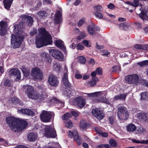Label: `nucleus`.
<instances>
[{
    "label": "nucleus",
    "instance_id": "c03bdc74",
    "mask_svg": "<svg viewBox=\"0 0 148 148\" xmlns=\"http://www.w3.org/2000/svg\"><path fill=\"white\" fill-rule=\"evenodd\" d=\"M88 30L90 34L93 35L95 32V31L92 27H91V25H88Z\"/></svg>",
    "mask_w": 148,
    "mask_h": 148
},
{
    "label": "nucleus",
    "instance_id": "5fc2aeb1",
    "mask_svg": "<svg viewBox=\"0 0 148 148\" xmlns=\"http://www.w3.org/2000/svg\"><path fill=\"white\" fill-rule=\"evenodd\" d=\"M76 132H77L75 131L72 132L70 130H69L68 132V135L71 138H72L73 137H74Z\"/></svg>",
    "mask_w": 148,
    "mask_h": 148
},
{
    "label": "nucleus",
    "instance_id": "f8f14e48",
    "mask_svg": "<svg viewBox=\"0 0 148 148\" xmlns=\"http://www.w3.org/2000/svg\"><path fill=\"white\" fill-rule=\"evenodd\" d=\"M8 24L7 21H0V36H4L7 33Z\"/></svg>",
    "mask_w": 148,
    "mask_h": 148
},
{
    "label": "nucleus",
    "instance_id": "69168bd1",
    "mask_svg": "<svg viewBox=\"0 0 148 148\" xmlns=\"http://www.w3.org/2000/svg\"><path fill=\"white\" fill-rule=\"evenodd\" d=\"M97 74V73H96V71H94L92 72L91 74V75L92 77V78H98L97 77H96Z\"/></svg>",
    "mask_w": 148,
    "mask_h": 148
},
{
    "label": "nucleus",
    "instance_id": "8fccbe9b",
    "mask_svg": "<svg viewBox=\"0 0 148 148\" xmlns=\"http://www.w3.org/2000/svg\"><path fill=\"white\" fill-rule=\"evenodd\" d=\"M77 49L78 50H83L84 49V47L81 43H78L76 45Z\"/></svg>",
    "mask_w": 148,
    "mask_h": 148
},
{
    "label": "nucleus",
    "instance_id": "a18cd8bd",
    "mask_svg": "<svg viewBox=\"0 0 148 148\" xmlns=\"http://www.w3.org/2000/svg\"><path fill=\"white\" fill-rule=\"evenodd\" d=\"M52 101L53 103H60L61 104V106H62L63 104L62 102L60 100H58L57 98H53L52 99Z\"/></svg>",
    "mask_w": 148,
    "mask_h": 148
},
{
    "label": "nucleus",
    "instance_id": "680f3d73",
    "mask_svg": "<svg viewBox=\"0 0 148 148\" xmlns=\"http://www.w3.org/2000/svg\"><path fill=\"white\" fill-rule=\"evenodd\" d=\"M100 134L102 136L105 137H107L108 136V133L106 132H101Z\"/></svg>",
    "mask_w": 148,
    "mask_h": 148
},
{
    "label": "nucleus",
    "instance_id": "9b49d317",
    "mask_svg": "<svg viewBox=\"0 0 148 148\" xmlns=\"http://www.w3.org/2000/svg\"><path fill=\"white\" fill-rule=\"evenodd\" d=\"M51 117V114L45 110H43L40 115V118L42 121L44 122H49Z\"/></svg>",
    "mask_w": 148,
    "mask_h": 148
},
{
    "label": "nucleus",
    "instance_id": "338daca9",
    "mask_svg": "<svg viewBox=\"0 0 148 148\" xmlns=\"http://www.w3.org/2000/svg\"><path fill=\"white\" fill-rule=\"evenodd\" d=\"M75 77L77 79H80L82 78V76L80 74H76L75 75Z\"/></svg>",
    "mask_w": 148,
    "mask_h": 148
},
{
    "label": "nucleus",
    "instance_id": "20e7f679",
    "mask_svg": "<svg viewBox=\"0 0 148 148\" xmlns=\"http://www.w3.org/2000/svg\"><path fill=\"white\" fill-rule=\"evenodd\" d=\"M117 112L119 118L121 120H127L129 116L128 112L124 106H120L118 108Z\"/></svg>",
    "mask_w": 148,
    "mask_h": 148
},
{
    "label": "nucleus",
    "instance_id": "7ed1b4c3",
    "mask_svg": "<svg viewBox=\"0 0 148 148\" xmlns=\"http://www.w3.org/2000/svg\"><path fill=\"white\" fill-rule=\"evenodd\" d=\"M23 90L27 95L28 97L33 99H41L42 95L35 90L34 88L30 85H25L23 86Z\"/></svg>",
    "mask_w": 148,
    "mask_h": 148
},
{
    "label": "nucleus",
    "instance_id": "473e14b6",
    "mask_svg": "<svg viewBox=\"0 0 148 148\" xmlns=\"http://www.w3.org/2000/svg\"><path fill=\"white\" fill-rule=\"evenodd\" d=\"M22 71L25 77H27L29 75V70L27 69L25 67H22Z\"/></svg>",
    "mask_w": 148,
    "mask_h": 148
},
{
    "label": "nucleus",
    "instance_id": "f03ea898",
    "mask_svg": "<svg viewBox=\"0 0 148 148\" xmlns=\"http://www.w3.org/2000/svg\"><path fill=\"white\" fill-rule=\"evenodd\" d=\"M6 121L10 129L14 132L22 131L28 125V123L26 121L18 119L12 116L7 117Z\"/></svg>",
    "mask_w": 148,
    "mask_h": 148
},
{
    "label": "nucleus",
    "instance_id": "bf43d9fd",
    "mask_svg": "<svg viewBox=\"0 0 148 148\" xmlns=\"http://www.w3.org/2000/svg\"><path fill=\"white\" fill-rule=\"evenodd\" d=\"M102 93V91H98L93 92L94 97L100 96Z\"/></svg>",
    "mask_w": 148,
    "mask_h": 148
},
{
    "label": "nucleus",
    "instance_id": "4468645a",
    "mask_svg": "<svg viewBox=\"0 0 148 148\" xmlns=\"http://www.w3.org/2000/svg\"><path fill=\"white\" fill-rule=\"evenodd\" d=\"M22 17L23 22L25 25L29 26L32 25L34 21L32 17L28 15L23 14L22 15Z\"/></svg>",
    "mask_w": 148,
    "mask_h": 148
},
{
    "label": "nucleus",
    "instance_id": "1a4fd4ad",
    "mask_svg": "<svg viewBox=\"0 0 148 148\" xmlns=\"http://www.w3.org/2000/svg\"><path fill=\"white\" fill-rule=\"evenodd\" d=\"M31 75L36 79H42V72L40 69L37 67H36L32 69Z\"/></svg>",
    "mask_w": 148,
    "mask_h": 148
},
{
    "label": "nucleus",
    "instance_id": "b1692460",
    "mask_svg": "<svg viewBox=\"0 0 148 148\" xmlns=\"http://www.w3.org/2000/svg\"><path fill=\"white\" fill-rule=\"evenodd\" d=\"M139 16L143 21L147 20L148 19V16L146 11L142 10L141 12L139 14Z\"/></svg>",
    "mask_w": 148,
    "mask_h": 148
},
{
    "label": "nucleus",
    "instance_id": "c9c22d12",
    "mask_svg": "<svg viewBox=\"0 0 148 148\" xmlns=\"http://www.w3.org/2000/svg\"><path fill=\"white\" fill-rule=\"evenodd\" d=\"M99 80L98 78H93L92 80L89 82V83L90 85L91 86H93L96 85L97 82Z\"/></svg>",
    "mask_w": 148,
    "mask_h": 148
},
{
    "label": "nucleus",
    "instance_id": "e2e57ef3",
    "mask_svg": "<svg viewBox=\"0 0 148 148\" xmlns=\"http://www.w3.org/2000/svg\"><path fill=\"white\" fill-rule=\"evenodd\" d=\"M104 48V46L102 45L99 46L98 45L97 42H96V48L98 49H103Z\"/></svg>",
    "mask_w": 148,
    "mask_h": 148
},
{
    "label": "nucleus",
    "instance_id": "58836bf2",
    "mask_svg": "<svg viewBox=\"0 0 148 148\" xmlns=\"http://www.w3.org/2000/svg\"><path fill=\"white\" fill-rule=\"evenodd\" d=\"M86 36L85 32H84L82 31L81 32L79 35L76 37V39L77 40H80L84 39Z\"/></svg>",
    "mask_w": 148,
    "mask_h": 148
},
{
    "label": "nucleus",
    "instance_id": "f257e3e1",
    "mask_svg": "<svg viewBox=\"0 0 148 148\" xmlns=\"http://www.w3.org/2000/svg\"><path fill=\"white\" fill-rule=\"evenodd\" d=\"M39 35L36 38L35 44L37 48L51 45L53 43V39L51 34L45 28H40L38 29Z\"/></svg>",
    "mask_w": 148,
    "mask_h": 148
},
{
    "label": "nucleus",
    "instance_id": "a19ab883",
    "mask_svg": "<svg viewBox=\"0 0 148 148\" xmlns=\"http://www.w3.org/2000/svg\"><path fill=\"white\" fill-rule=\"evenodd\" d=\"M65 124V126L69 129L72 128L73 125L72 122L71 120H68L66 121H64Z\"/></svg>",
    "mask_w": 148,
    "mask_h": 148
},
{
    "label": "nucleus",
    "instance_id": "ea45409f",
    "mask_svg": "<svg viewBox=\"0 0 148 148\" xmlns=\"http://www.w3.org/2000/svg\"><path fill=\"white\" fill-rule=\"evenodd\" d=\"M10 100L14 104L19 103L21 102V100L16 97H11Z\"/></svg>",
    "mask_w": 148,
    "mask_h": 148
},
{
    "label": "nucleus",
    "instance_id": "864d4df0",
    "mask_svg": "<svg viewBox=\"0 0 148 148\" xmlns=\"http://www.w3.org/2000/svg\"><path fill=\"white\" fill-rule=\"evenodd\" d=\"M82 42L85 46L88 47H90L91 46V45L89 43L88 41L87 40H84Z\"/></svg>",
    "mask_w": 148,
    "mask_h": 148
},
{
    "label": "nucleus",
    "instance_id": "2f4dec72",
    "mask_svg": "<svg viewBox=\"0 0 148 148\" xmlns=\"http://www.w3.org/2000/svg\"><path fill=\"white\" fill-rule=\"evenodd\" d=\"M134 47L137 49L143 50H146V45L136 44L134 46Z\"/></svg>",
    "mask_w": 148,
    "mask_h": 148
},
{
    "label": "nucleus",
    "instance_id": "37998d69",
    "mask_svg": "<svg viewBox=\"0 0 148 148\" xmlns=\"http://www.w3.org/2000/svg\"><path fill=\"white\" fill-rule=\"evenodd\" d=\"M79 62L81 64H84L86 61V59L85 57L83 56L79 57L78 58Z\"/></svg>",
    "mask_w": 148,
    "mask_h": 148
},
{
    "label": "nucleus",
    "instance_id": "de8ad7c7",
    "mask_svg": "<svg viewBox=\"0 0 148 148\" xmlns=\"http://www.w3.org/2000/svg\"><path fill=\"white\" fill-rule=\"evenodd\" d=\"M85 21V18H83L80 19L79 21L77 22V24L78 27H81L84 23Z\"/></svg>",
    "mask_w": 148,
    "mask_h": 148
},
{
    "label": "nucleus",
    "instance_id": "dca6fc26",
    "mask_svg": "<svg viewBox=\"0 0 148 148\" xmlns=\"http://www.w3.org/2000/svg\"><path fill=\"white\" fill-rule=\"evenodd\" d=\"M63 41L61 40H56L55 42V45L58 47L62 49L64 51L65 54L67 53L66 50V48L64 45Z\"/></svg>",
    "mask_w": 148,
    "mask_h": 148
},
{
    "label": "nucleus",
    "instance_id": "5701e85b",
    "mask_svg": "<svg viewBox=\"0 0 148 148\" xmlns=\"http://www.w3.org/2000/svg\"><path fill=\"white\" fill-rule=\"evenodd\" d=\"M13 0H3V3L5 8L9 10L12 3Z\"/></svg>",
    "mask_w": 148,
    "mask_h": 148
},
{
    "label": "nucleus",
    "instance_id": "c85d7f7f",
    "mask_svg": "<svg viewBox=\"0 0 148 148\" xmlns=\"http://www.w3.org/2000/svg\"><path fill=\"white\" fill-rule=\"evenodd\" d=\"M22 42V40L21 39L16 41H15L14 43H11V44L14 48H18L20 46Z\"/></svg>",
    "mask_w": 148,
    "mask_h": 148
},
{
    "label": "nucleus",
    "instance_id": "6e6d98bb",
    "mask_svg": "<svg viewBox=\"0 0 148 148\" xmlns=\"http://www.w3.org/2000/svg\"><path fill=\"white\" fill-rule=\"evenodd\" d=\"M71 115V117L73 116L75 117H77L79 115V113L74 111H71V113H70Z\"/></svg>",
    "mask_w": 148,
    "mask_h": 148
},
{
    "label": "nucleus",
    "instance_id": "f704fd0d",
    "mask_svg": "<svg viewBox=\"0 0 148 148\" xmlns=\"http://www.w3.org/2000/svg\"><path fill=\"white\" fill-rule=\"evenodd\" d=\"M80 127L82 129H86L87 127V122L86 121L82 120L80 123Z\"/></svg>",
    "mask_w": 148,
    "mask_h": 148
},
{
    "label": "nucleus",
    "instance_id": "3c124183",
    "mask_svg": "<svg viewBox=\"0 0 148 148\" xmlns=\"http://www.w3.org/2000/svg\"><path fill=\"white\" fill-rule=\"evenodd\" d=\"M94 14L96 17L98 18L99 19H101L103 18V15L101 13L96 11L94 12Z\"/></svg>",
    "mask_w": 148,
    "mask_h": 148
},
{
    "label": "nucleus",
    "instance_id": "774afa93",
    "mask_svg": "<svg viewBox=\"0 0 148 148\" xmlns=\"http://www.w3.org/2000/svg\"><path fill=\"white\" fill-rule=\"evenodd\" d=\"M136 24V25L137 27V28L138 29H140L141 28V24L138 22H136L135 23Z\"/></svg>",
    "mask_w": 148,
    "mask_h": 148
},
{
    "label": "nucleus",
    "instance_id": "052dcab7",
    "mask_svg": "<svg viewBox=\"0 0 148 148\" xmlns=\"http://www.w3.org/2000/svg\"><path fill=\"white\" fill-rule=\"evenodd\" d=\"M108 8L112 10H114L115 8V5L112 3H110L108 5Z\"/></svg>",
    "mask_w": 148,
    "mask_h": 148
},
{
    "label": "nucleus",
    "instance_id": "4c0bfd02",
    "mask_svg": "<svg viewBox=\"0 0 148 148\" xmlns=\"http://www.w3.org/2000/svg\"><path fill=\"white\" fill-rule=\"evenodd\" d=\"M125 98L126 96L125 95L120 94L116 95L114 98L115 100H116L118 99H125Z\"/></svg>",
    "mask_w": 148,
    "mask_h": 148
},
{
    "label": "nucleus",
    "instance_id": "a211bd4d",
    "mask_svg": "<svg viewBox=\"0 0 148 148\" xmlns=\"http://www.w3.org/2000/svg\"><path fill=\"white\" fill-rule=\"evenodd\" d=\"M40 56L42 58V60H43L46 62L49 63H51L52 61V59L49 55L45 52L41 53Z\"/></svg>",
    "mask_w": 148,
    "mask_h": 148
},
{
    "label": "nucleus",
    "instance_id": "603ef678",
    "mask_svg": "<svg viewBox=\"0 0 148 148\" xmlns=\"http://www.w3.org/2000/svg\"><path fill=\"white\" fill-rule=\"evenodd\" d=\"M95 71L97 75H101L102 74V69L100 67H98Z\"/></svg>",
    "mask_w": 148,
    "mask_h": 148
},
{
    "label": "nucleus",
    "instance_id": "f3484780",
    "mask_svg": "<svg viewBox=\"0 0 148 148\" xmlns=\"http://www.w3.org/2000/svg\"><path fill=\"white\" fill-rule=\"evenodd\" d=\"M23 26L20 25L19 24L15 25H14V28L13 30V32L16 34H21L23 29Z\"/></svg>",
    "mask_w": 148,
    "mask_h": 148
},
{
    "label": "nucleus",
    "instance_id": "79ce46f5",
    "mask_svg": "<svg viewBox=\"0 0 148 148\" xmlns=\"http://www.w3.org/2000/svg\"><path fill=\"white\" fill-rule=\"evenodd\" d=\"M110 145L113 147H115L117 145L116 140L113 138L111 139L109 142Z\"/></svg>",
    "mask_w": 148,
    "mask_h": 148
},
{
    "label": "nucleus",
    "instance_id": "39448f33",
    "mask_svg": "<svg viewBox=\"0 0 148 148\" xmlns=\"http://www.w3.org/2000/svg\"><path fill=\"white\" fill-rule=\"evenodd\" d=\"M139 79V77L137 74H133L125 76V79L128 84H137Z\"/></svg>",
    "mask_w": 148,
    "mask_h": 148
},
{
    "label": "nucleus",
    "instance_id": "aec40b11",
    "mask_svg": "<svg viewBox=\"0 0 148 148\" xmlns=\"http://www.w3.org/2000/svg\"><path fill=\"white\" fill-rule=\"evenodd\" d=\"M20 111L22 114L28 116H33L34 115L33 112L31 110L29 109H21L20 110Z\"/></svg>",
    "mask_w": 148,
    "mask_h": 148
},
{
    "label": "nucleus",
    "instance_id": "49530a36",
    "mask_svg": "<svg viewBox=\"0 0 148 148\" xmlns=\"http://www.w3.org/2000/svg\"><path fill=\"white\" fill-rule=\"evenodd\" d=\"M0 141L2 143L0 144V145H2L6 146L8 145V141L6 140L3 138H0Z\"/></svg>",
    "mask_w": 148,
    "mask_h": 148
},
{
    "label": "nucleus",
    "instance_id": "9d476101",
    "mask_svg": "<svg viewBox=\"0 0 148 148\" xmlns=\"http://www.w3.org/2000/svg\"><path fill=\"white\" fill-rule=\"evenodd\" d=\"M91 112L93 115L98 120H101L104 117V114L99 108H96L92 109Z\"/></svg>",
    "mask_w": 148,
    "mask_h": 148
},
{
    "label": "nucleus",
    "instance_id": "393cba45",
    "mask_svg": "<svg viewBox=\"0 0 148 148\" xmlns=\"http://www.w3.org/2000/svg\"><path fill=\"white\" fill-rule=\"evenodd\" d=\"M3 84L5 87H10L12 86V81L8 79H6L3 81Z\"/></svg>",
    "mask_w": 148,
    "mask_h": 148
},
{
    "label": "nucleus",
    "instance_id": "a878e982",
    "mask_svg": "<svg viewBox=\"0 0 148 148\" xmlns=\"http://www.w3.org/2000/svg\"><path fill=\"white\" fill-rule=\"evenodd\" d=\"M127 131L129 132H134L136 130V127L133 124H130L126 127Z\"/></svg>",
    "mask_w": 148,
    "mask_h": 148
},
{
    "label": "nucleus",
    "instance_id": "6e6552de",
    "mask_svg": "<svg viewBox=\"0 0 148 148\" xmlns=\"http://www.w3.org/2000/svg\"><path fill=\"white\" fill-rule=\"evenodd\" d=\"M49 52L55 59L60 61H63L64 56L60 51L56 49H51L49 50Z\"/></svg>",
    "mask_w": 148,
    "mask_h": 148
},
{
    "label": "nucleus",
    "instance_id": "4be33fe9",
    "mask_svg": "<svg viewBox=\"0 0 148 148\" xmlns=\"http://www.w3.org/2000/svg\"><path fill=\"white\" fill-rule=\"evenodd\" d=\"M37 137V135L34 132L30 133L27 136V138L30 141H34L36 139Z\"/></svg>",
    "mask_w": 148,
    "mask_h": 148
},
{
    "label": "nucleus",
    "instance_id": "4d7b16f0",
    "mask_svg": "<svg viewBox=\"0 0 148 148\" xmlns=\"http://www.w3.org/2000/svg\"><path fill=\"white\" fill-rule=\"evenodd\" d=\"M111 125H113L114 121V118L113 116H111L109 117L108 119Z\"/></svg>",
    "mask_w": 148,
    "mask_h": 148
},
{
    "label": "nucleus",
    "instance_id": "0eeeda50",
    "mask_svg": "<svg viewBox=\"0 0 148 148\" xmlns=\"http://www.w3.org/2000/svg\"><path fill=\"white\" fill-rule=\"evenodd\" d=\"M86 100L82 96H79L75 98L73 100L74 105L80 109L82 108L86 104Z\"/></svg>",
    "mask_w": 148,
    "mask_h": 148
},
{
    "label": "nucleus",
    "instance_id": "13d9d810",
    "mask_svg": "<svg viewBox=\"0 0 148 148\" xmlns=\"http://www.w3.org/2000/svg\"><path fill=\"white\" fill-rule=\"evenodd\" d=\"M37 32V30L36 28H33V29L31 30L30 32V35L34 36L35 34Z\"/></svg>",
    "mask_w": 148,
    "mask_h": 148
},
{
    "label": "nucleus",
    "instance_id": "cd10ccee",
    "mask_svg": "<svg viewBox=\"0 0 148 148\" xmlns=\"http://www.w3.org/2000/svg\"><path fill=\"white\" fill-rule=\"evenodd\" d=\"M38 14L40 18H45L47 16V12L44 10H40L38 12Z\"/></svg>",
    "mask_w": 148,
    "mask_h": 148
},
{
    "label": "nucleus",
    "instance_id": "0e129e2a",
    "mask_svg": "<svg viewBox=\"0 0 148 148\" xmlns=\"http://www.w3.org/2000/svg\"><path fill=\"white\" fill-rule=\"evenodd\" d=\"M94 8L95 10L98 11H100L102 8V6L100 5H98L96 6Z\"/></svg>",
    "mask_w": 148,
    "mask_h": 148
},
{
    "label": "nucleus",
    "instance_id": "09e8293b",
    "mask_svg": "<svg viewBox=\"0 0 148 148\" xmlns=\"http://www.w3.org/2000/svg\"><path fill=\"white\" fill-rule=\"evenodd\" d=\"M138 64L141 66L145 65H148V60L143 61L141 62H138Z\"/></svg>",
    "mask_w": 148,
    "mask_h": 148
},
{
    "label": "nucleus",
    "instance_id": "c756f323",
    "mask_svg": "<svg viewBox=\"0 0 148 148\" xmlns=\"http://www.w3.org/2000/svg\"><path fill=\"white\" fill-rule=\"evenodd\" d=\"M71 117V114L69 112H66L62 116V118L64 121H66L69 120V119Z\"/></svg>",
    "mask_w": 148,
    "mask_h": 148
},
{
    "label": "nucleus",
    "instance_id": "423d86ee",
    "mask_svg": "<svg viewBox=\"0 0 148 148\" xmlns=\"http://www.w3.org/2000/svg\"><path fill=\"white\" fill-rule=\"evenodd\" d=\"M44 130L45 135L47 137L55 138L57 136L55 129L50 126H46Z\"/></svg>",
    "mask_w": 148,
    "mask_h": 148
},
{
    "label": "nucleus",
    "instance_id": "e433bc0d",
    "mask_svg": "<svg viewBox=\"0 0 148 148\" xmlns=\"http://www.w3.org/2000/svg\"><path fill=\"white\" fill-rule=\"evenodd\" d=\"M21 38L18 37H17L16 35L14 34H12L11 35V43H14L15 41H16L18 40H19L20 39H21Z\"/></svg>",
    "mask_w": 148,
    "mask_h": 148
},
{
    "label": "nucleus",
    "instance_id": "412c9836",
    "mask_svg": "<svg viewBox=\"0 0 148 148\" xmlns=\"http://www.w3.org/2000/svg\"><path fill=\"white\" fill-rule=\"evenodd\" d=\"M61 13L60 11L57 10L55 15V22L56 24H60V22Z\"/></svg>",
    "mask_w": 148,
    "mask_h": 148
},
{
    "label": "nucleus",
    "instance_id": "72a5a7b5",
    "mask_svg": "<svg viewBox=\"0 0 148 148\" xmlns=\"http://www.w3.org/2000/svg\"><path fill=\"white\" fill-rule=\"evenodd\" d=\"M141 98L142 100H147L148 99V92H144L141 93Z\"/></svg>",
    "mask_w": 148,
    "mask_h": 148
},
{
    "label": "nucleus",
    "instance_id": "2eb2a0df",
    "mask_svg": "<svg viewBox=\"0 0 148 148\" xmlns=\"http://www.w3.org/2000/svg\"><path fill=\"white\" fill-rule=\"evenodd\" d=\"M9 74L12 75H15L16 77L15 80L18 81L21 78V73L20 70L17 68L12 69L9 71Z\"/></svg>",
    "mask_w": 148,
    "mask_h": 148
},
{
    "label": "nucleus",
    "instance_id": "ddd939ff",
    "mask_svg": "<svg viewBox=\"0 0 148 148\" xmlns=\"http://www.w3.org/2000/svg\"><path fill=\"white\" fill-rule=\"evenodd\" d=\"M48 82L52 86L57 87L59 84V81L58 77L53 74H50L48 77Z\"/></svg>",
    "mask_w": 148,
    "mask_h": 148
},
{
    "label": "nucleus",
    "instance_id": "7c9ffc66",
    "mask_svg": "<svg viewBox=\"0 0 148 148\" xmlns=\"http://www.w3.org/2000/svg\"><path fill=\"white\" fill-rule=\"evenodd\" d=\"M138 117L143 121H145L147 119V114L143 112H140L138 114Z\"/></svg>",
    "mask_w": 148,
    "mask_h": 148
},
{
    "label": "nucleus",
    "instance_id": "6ab92c4d",
    "mask_svg": "<svg viewBox=\"0 0 148 148\" xmlns=\"http://www.w3.org/2000/svg\"><path fill=\"white\" fill-rule=\"evenodd\" d=\"M63 83L66 87L69 88L71 87V84L69 82L68 78V74L66 73H64L63 77L62 79Z\"/></svg>",
    "mask_w": 148,
    "mask_h": 148
},
{
    "label": "nucleus",
    "instance_id": "bb28decb",
    "mask_svg": "<svg viewBox=\"0 0 148 148\" xmlns=\"http://www.w3.org/2000/svg\"><path fill=\"white\" fill-rule=\"evenodd\" d=\"M74 140L79 145H80L81 144V139L78 135L77 132H76L74 137Z\"/></svg>",
    "mask_w": 148,
    "mask_h": 148
}]
</instances>
